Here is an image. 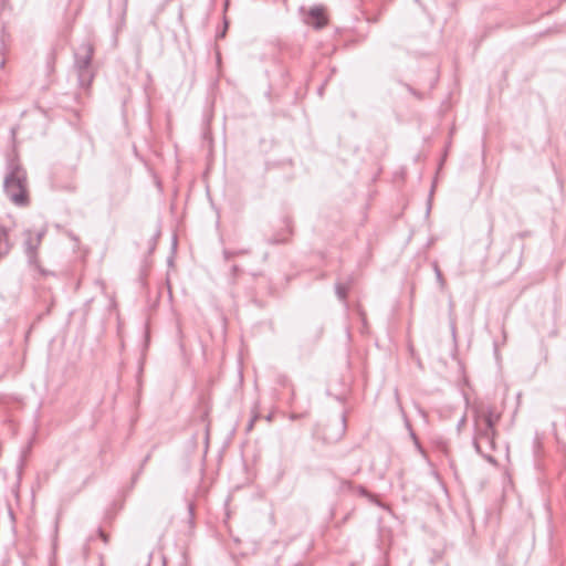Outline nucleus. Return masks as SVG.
Returning <instances> with one entry per match:
<instances>
[{"mask_svg": "<svg viewBox=\"0 0 566 566\" xmlns=\"http://www.w3.org/2000/svg\"><path fill=\"white\" fill-rule=\"evenodd\" d=\"M249 250H223V258L226 261H229L238 255L247 254Z\"/></svg>", "mask_w": 566, "mask_h": 566, "instance_id": "nucleus-8", "label": "nucleus"}, {"mask_svg": "<svg viewBox=\"0 0 566 566\" xmlns=\"http://www.w3.org/2000/svg\"><path fill=\"white\" fill-rule=\"evenodd\" d=\"M465 423H467V416H465V415H463V416L460 418V420L458 421V423H457V431H458L459 433L461 432V430L463 429V427L465 426Z\"/></svg>", "mask_w": 566, "mask_h": 566, "instance_id": "nucleus-12", "label": "nucleus"}, {"mask_svg": "<svg viewBox=\"0 0 566 566\" xmlns=\"http://www.w3.org/2000/svg\"><path fill=\"white\" fill-rule=\"evenodd\" d=\"M481 441L480 439H476L475 437H473V447L475 449V451L479 453V454H482V450H481Z\"/></svg>", "mask_w": 566, "mask_h": 566, "instance_id": "nucleus-13", "label": "nucleus"}, {"mask_svg": "<svg viewBox=\"0 0 566 566\" xmlns=\"http://www.w3.org/2000/svg\"><path fill=\"white\" fill-rule=\"evenodd\" d=\"M93 46L90 43H83L78 51L75 53L74 66L77 72L78 84L83 88H87L94 77L91 69L93 59Z\"/></svg>", "mask_w": 566, "mask_h": 566, "instance_id": "nucleus-3", "label": "nucleus"}, {"mask_svg": "<svg viewBox=\"0 0 566 566\" xmlns=\"http://www.w3.org/2000/svg\"><path fill=\"white\" fill-rule=\"evenodd\" d=\"M98 535L102 538V541L107 544L108 543V535L103 532V530H98Z\"/></svg>", "mask_w": 566, "mask_h": 566, "instance_id": "nucleus-15", "label": "nucleus"}, {"mask_svg": "<svg viewBox=\"0 0 566 566\" xmlns=\"http://www.w3.org/2000/svg\"><path fill=\"white\" fill-rule=\"evenodd\" d=\"M45 230H40L36 235L33 238L32 233L30 231L25 232L27 239L24 242L25 245V253L28 256V261L31 265H33L35 269H38L43 275L49 274L45 270L41 269L39 265L38 256H36V249L39 248L42 237L44 235Z\"/></svg>", "mask_w": 566, "mask_h": 566, "instance_id": "nucleus-4", "label": "nucleus"}, {"mask_svg": "<svg viewBox=\"0 0 566 566\" xmlns=\"http://www.w3.org/2000/svg\"><path fill=\"white\" fill-rule=\"evenodd\" d=\"M231 271H232L233 275H237L239 273L240 269L238 265H233Z\"/></svg>", "mask_w": 566, "mask_h": 566, "instance_id": "nucleus-16", "label": "nucleus"}, {"mask_svg": "<svg viewBox=\"0 0 566 566\" xmlns=\"http://www.w3.org/2000/svg\"><path fill=\"white\" fill-rule=\"evenodd\" d=\"M347 291H348V286L343 284V283H337L335 285L336 295L338 296V298L340 301H345L346 300Z\"/></svg>", "mask_w": 566, "mask_h": 566, "instance_id": "nucleus-10", "label": "nucleus"}, {"mask_svg": "<svg viewBox=\"0 0 566 566\" xmlns=\"http://www.w3.org/2000/svg\"><path fill=\"white\" fill-rule=\"evenodd\" d=\"M336 427H337V430L335 432V434H331L328 432V429L326 430V432L324 433V439L326 441H329V442H334V441H337L339 440L344 433H345V430H346V418L344 415H342L339 417V419L336 421Z\"/></svg>", "mask_w": 566, "mask_h": 566, "instance_id": "nucleus-6", "label": "nucleus"}, {"mask_svg": "<svg viewBox=\"0 0 566 566\" xmlns=\"http://www.w3.org/2000/svg\"><path fill=\"white\" fill-rule=\"evenodd\" d=\"M500 415L495 413L492 407H480L474 409V436L485 441L491 450L495 449L494 438L496 436L495 424Z\"/></svg>", "mask_w": 566, "mask_h": 566, "instance_id": "nucleus-2", "label": "nucleus"}, {"mask_svg": "<svg viewBox=\"0 0 566 566\" xmlns=\"http://www.w3.org/2000/svg\"><path fill=\"white\" fill-rule=\"evenodd\" d=\"M432 268H433V271H434V274H436L437 281H438L439 285H440V289H441V290H444V287H446V281H444V279H443L442 272H441V270H440V268H439L438 263H437V262H433V263H432Z\"/></svg>", "mask_w": 566, "mask_h": 566, "instance_id": "nucleus-9", "label": "nucleus"}, {"mask_svg": "<svg viewBox=\"0 0 566 566\" xmlns=\"http://www.w3.org/2000/svg\"><path fill=\"white\" fill-rule=\"evenodd\" d=\"M355 490H357V492L363 495V496H370V494L368 493V491L364 488V486H357V488H354Z\"/></svg>", "mask_w": 566, "mask_h": 566, "instance_id": "nucleus-14", "label": "nucleus"}, {"mask_svg": "<svg viewBox=\"0 0 566 566\" xmlns=\"http://www.w3.org/2000/svg\"><path fill=\"white\" fill-rule=\"evenodd\" d=\"M339 489L340 491H352L354 490V486L353 484L349 482V481H340V485H339Z\"/></svg>", "mask_w": 566, "mask_h": 566, "instance_id": "nucleus-11", "label": "nucleus"}, {"mask_svg": "<svg viewBox=\"0 0 566 566\" xmlns=\"http://www.w3.org/2000/svg\"><path fill=\"white\" fill-rule=\"evenodd\" d=\"M306 23L312 24L315 29H322L326 25L327 20L322 7H313L308 11Z\"/></svg>", "mask_w": 566, "mask_h": 566, "instance_id": "nucleus-5", "label": "nucleus"}, {"mask_svg": "<svg viewBox=\"0 0 566 566\" xmlns=\"http://www.w3.org/2000/svg\"><path fill=\"white\" fill-rule=\"evenodd\" d=\"M3 191L8 199L18 207H25L30 202L27 171L15 159H10L7 164Z\"/></svg>", "mask_w": 566, "mask_h": 566, "instance_id": "nucleus-1", "label": "nucleus"}, {"mask_svg": "<svg viewBox=\"0 0 566 566\" xmlns=\"http://www.w3.org/2000/svg\"><path fill=\"white\" fill-rule=\"evenodd\" d=\"M10 251V243L6 230L0 229V258L8 254Z\"/></svg>", "mask_w": 566, "mask_h": 566, "instance_id": "nucleus-7", "label": "nucleus"}]
</instances>
